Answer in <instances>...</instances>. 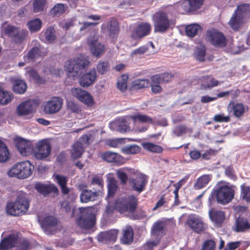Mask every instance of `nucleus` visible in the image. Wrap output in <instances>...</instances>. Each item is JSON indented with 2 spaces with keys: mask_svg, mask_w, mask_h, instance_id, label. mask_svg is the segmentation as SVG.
Wrapping results in <instances>:
<instances>
[{
  "mask_svg": "<svg viewBox=\"0 0 250 250\" xmlns=\"http://www.w3.org/2000/svg\"><path fill=\"white\" fill-rule=\"evenodd\" d=\"M131 119L133 120L134 124L137 126L135 129L141 132L145 131L147 127L145 125V126L142 128H139L138 126H140L144 123L150 124L152 123V120L150 117L139 113L133 116L123 117L115 120L110 124V128L113 130H117L122 132L129 131L130 127L128 125L130 123Z\"/></svg>",
  "mask_w": 250,
  "mask_h": 250,
  "instance_id": "obj_1",
  "label": "nucleus"
},
{
  "mask_svg": "<svg viewBox=\"0 0 250 250\" xmlns=\"http://www.w3.org/2000/svg\"><path fill=\"white\" fill-rule=\"evenodd\" d=\"M30 200L25 193L21 192L17 196L14 202L6 204V211L7 214L20 216L25 214L28 210Z\"/></svg>",
  "mask_w": 250,
  "mask_h": 250,
  "instance_id": "obj_2",
  "label": "nucleus"
},
{
  "mask_svg": "<svg viewBox=\"0 0 250 250\" xmlns=\"http://www.w3.org/2000/svg\"><path fill=\"white\" fill-rule=\"evenodd\" d=\"M234 196V190L233 187L221 182L216 186L208 198V201L211 203L215 197L218 203L226 205L232 201Z\"/></svg>",
  "mask_w": 250,
  "mask_h": 250,
  "instance_id": "obj_3",
  "label": "nucleus"
},
{
  "mask_svg": "<svg viewBox=\"0 0 250 250\" xmlns=\"http://www.w3.org/2000/svg\"><path fill=\"white\" fill-rule=\"evenodd\" d=\"M154 32L164 33L173 24L170 12L167 9H161L153 16Z\"/></svg>",
  "mask_w": 250,
  "mask_h": 250,
  "instance_id": "obj_4",
  "label": "nucleus"
},
{
  "mask_svg": "<svg viewBox=\"0 0 250 250\" xmlns=\"http://www.w3.org/2000/svg\"><path fill=\"white\" fill-rule=\"evenodd\" d=\"M89 63L88 60L83 56L67 61L64 66L68 77L73 80L77 78L81 74V70L88 66Z\"/></svg>",
  "mask_w": 250,
  "mask_h": 250,
  "instance_id": "obj_5",
  "label": "nucleus"
},
{
  "mask_svg": "<svg viewBox=\"0 0 250 250\" xmlns=\"http://www.w3.org/2000/svg\"><path fill=\"white\" fill-rule=\"evenodd\" d=\"M34 166L29 161L18 163L14 165L8 171L11 177L23 179L29 177L32 173Z\"/></svg>",
  "mask_w": 250,
  "mask_h": 250,
  "instance_id": "obj_6",
  "label": "nucleus"
},
{
  "mask_svg": "<svg viewBox=\"0 0 250 250\" xmlns=\"http://www.w3.org/2000/svg\"><path fill=\"white\" fill-rule=\"evenodd\" d=\"M138 206V198L134 195H129L116 201L115 204L116 209L121 213L126 211L131 213L135 212Z\"/></svg>",
  "mask_w": 250,
  "mask_h": 250,
  "instance_id": "obj_7",
  "label": "nucleus"
},
{
  "mask_svg": "<svg viewBox=\"0 0 250 250\" xmlns=\"http://www.w3.org/2000/svg\"><path fill=\"white\" fill-rule=\"evenodd\" d=\"M79 211L81 215L76 221L78 226L83 229H92L95 224L96 217L90 208H80Z\"/></svg>",
  "mask_w": 250,
  "mask_h": 250,
  "instance_id": "obj_8",
  "label": "nucleus"
},
{
  "mask_svg": "<svg viewBox=\"0 0 250 250\" xmlns=\"http://www.w3.org/2000/svg\"><path fill=\"white\" fill-rule=\"evenodd\" d=\"M63 104V100L59 97H53L43 103V111L47 114H53L59 112Z\"/></svg>",
  "mask_w": 250,
  "mask_h": 250,
  "instance_id": "obj_9",
  "label": "nucleus"
},
{
  "mask_svg": "<svg viewBox=\"0 0 250 250\" xmlns=\"http://www.w3.org/2000/svg\"><path fill=\"white\" fill-rule=\"evenodd\" d=\"M51 146L49 142H38L34 146L33 156L37 159L43 160L50 155Z\"/></svg>",
  "mask_w": 250,
  "mask_h": 250,
  "instance_id": "obj_10",
  "label": "nucleus"
},
{
  "mask_svg": "<svg viewBox=\"0 0 250 250\" xmlns=\"http://www.w3.org/2000/svg\"><path fill=\"white\" fill-rule=\"evenodd\" d=\"M187 224L194 232L198 234L204 232L207 227L203 220L195 215L188 216Z\"/></svg>",
  "mask_w": 250,
  "mask_h": 250,
  "instance_id": "obj_11",
  "label": "nucleus"
},
{
  "mask_svg": "<svg viewBox=\"0 0 250 250\" xmlns=\"http://www.w3.org/2000/svg\"><path fill=\"white\" fill-rule=\"evenodd\" d=\"M35 100L29 99L21 102L16 108V112L20 116H24L32 113L37 106Z\"/></svg>",
  "mask_w": 250,
  "mask_h": 250,
  "instance_id": "obj_12",
  "label": "nucleus"
},
{
  "mask_svg": "<svg viewBox=\"0 0 250 250\" xmlns=\"http://www.w3.org/2000/svg\"><path fill=\"white\" fill-rule=\"evenodd\" d=\"M128 181L132 189L138 193H140L145 189L148 182V178L146 175L144 174H139L136 176L135 178H130Z\"/></svg>",
  "mask_w": 250,
  "mask_h": 250,
  "instance_id": "obj_13",
  "label": "nucleus"
},
{
  "mask_svg": "<svg viewBox=\"0 0 250 250\" xmlns=\"http://www.w3.org/2000/svg\"><path fill=\"white\" fill-rule=\"evenodd\" d=\"M70 92L74 97L85 104L91 106L94 104L93 99L87 91L79 87H73L71 88Z\"/></svg>",
  "mask_w": 250,
  "mask_h": 250,
  "instance_id": "obj_14",
  "label": "nucleus"
},
{
  "mask_svg": "<svg viewBox=\"0 0 250 250\" xmlns=\"http://www.w3.org/2000/svg\"><path fill=\"white\" fill-rule=\"evenodd\" d=\"M207 40L213 45L223 47L226 45V39L222 33L215 29L208 30L206 33Z\"/></svg>",
  "mask_w": 250,
  "mask_h": 250,
  "instance_id": "obj_15",
  "label": "nucleus"
},
{
  "mask_svg": "<svg viewBox=\"0 0 250 250\" xmlns=\"http://www.w3.org/2000/svg\"><path fill=\"white\" fill-rule=\"evenodd\" d=\"M34 188L44 197L51 193H53L54 196H57L59 193L58 188L53 184H47L38 182L35 183Z\"/></svg>",
  "mask_w": 250,
  "mask_h": 250,
  "instance_id": "obj_16",
  "label": "nucleus"
},
{
  "mask_svg": "<svg viewBox=\"0 0 250 250\" xmlns=\"http://www.w3.org/2000/svg\"><path fill=\"white\" fill-rule=\"evenodd\" d=\"M58 220L53 216L44 217L41 222V226L44 231L49 235H52L56 232Z\"/></svg>",
  "mask_w": 250,
  "mask_h": 250,
  "instance_id": "obj_17",
  "label": "nucleus"
},
{
  "mask_svg": "<svg viewBox=\"0 0 250 250\" xmlns=\"http://www.w3.org/2000/svg\"><path fill=\"white\" fill-rule=\"evenodd\" d=\"M97 35H94L93 37H89L87 40L90 50L91 53L95 57H99L104 52V47L98 41Z\"/></svg>",
  "mask_w": 250,
  "mask_h": 250,
  "instance_id": "obj_18",
  "label": "nucleus"
},
{
  "mask_svg": "<svg viewBox=\"0 0 250 250\" xmlns=\"http://www.w3.org/2000/svg\"><path fill=\"white\" fill-rule=\"evenodd\" d=\"M248 110V108L246 105L241 103L235 104L233 102H230L227 107L228 112H232V114L237 118L242 117Z\"/></svg>",
  "mask_w": 250,
  "mask_h": 250,
  "instance_id": "obj_19",
  "label": "nucleus"
},
{
  "mask_svg": "<svg viewBox=\"0 0 250 250\" xmlns=\"http://www.w3.org/2000/svg\"><path fill=\"white\" fill-rule=\"evenodd\" d=\"M18 241V234L12 233L2 238L0 242V250H10L15 247Z\"/></svg>",
  "mask_w": 250,
  "mask_h": 250,
  "instance_id": "obj_20",
  "label": "nucleus"
},
{
  "mask_svg": "<svg viewBox=\"0 0 250 250\" xmlns=\"http://www.w3.org/2000/svg\"><path fill=\"white\" fill-rule=\"evenodd\" d=\"M151 29V26L148 23L140 24L132 33L131 37L135 40L140 39L148 35Z\"/></svg>",
  "mask_w": 250,
  "mask_h": 250,
  "instance_id": "obj_21",
  "label": "nucleus"
},
{
  "mask_svg": "<svg viewBox=\"0 0 250 250\" xmlns=\"http://www.w3.org/2000/svg\"><path fill=\"white\" fill-rule=\"evenodd\" d=\"M16 147L22 156L33 155L34 146L32 142H16Z\"/></svg>",
  "mask_w": 250,
  "mask_h": 250,
  "instance_id": "obj_22",
  "label": "nucleus"
},
{
  "mask_svg": "<svg viewBox=\"0 0 250 250\" xmlns=\"http://www.w3.org/2000/svg\"><path fill=\"white\" fill-rule=\"evenodd\" d=\"M97 78V74L94 68L90 69L83 74L80 79L79 83L83 87H88L93 84Z\"/></svg>",
  "mask_w": 250,
  "mask_h": 250,
  "instance_id": "obj_23",
  "label": "nucleus"
},
{
  "mask_svg": "<svg viewBox=\"0 0 250 250\" xmlns=\"http://www.w3.org/2000/svg\"><path fill=\"white\" fill-rule=\"evenodd\" d=\"M89 142H76L72 146V148L70 150V154L71 159L75 160L77 159L81 158L84 152L85 145H88Z\"/></svg>",
  "mask_w": 250,
  "mask_h": 250,
  "instance_id": "obj_24",
  "label": "nucleus"
},
{
  "mask_svg": "<svg viewBox=\"0 0 250 250\" xmlns=\"http://www.w3.org/2000/svg\"><path fill=\"white\" fill-rule=\"evenodd\" d=\"M102 159L108 163L121 165L125 163V159L118 153L106 151L102 154Z\"/></svg>",
  "mask_w": 250,
  "mask_h": 250,
  "instance_id": "obj_25",
  "label": "nucleus"
},
{
  "mask_svg": "<svg viewBox=\"0 0 250 250\" xmlns=\"http://www.w3.org/2000/svg\"><path fill=\"white\" fill-rule=\"evenodd\" d=\"M250 229V219L239 216L235 220L234 230L237 232H246Z\"/></svg>",
  "mask_w": 250,
  "mask_h": 250,
  "instance_id": "obj_26",
  "label": "nucleus"
},
{
  "mask_svg": "<svg viewBox=\"0 0 250 250\" xmlns=\"http://www.w3.org/2000/svg\"><path fill=\"white\" fill-rule=\"evenodd\" d=\"M204 0H184L181 4L182 8L186 12H191L200 9Z\"/></svg>",
  "mask_w": 250,
  "mask_h": 250,
  "instance_id": "obj_27",
  "label": "nucleus"
},
{
  "mask_svg": "<svg viewBox=\"0 0 250 250\" xmlns=\"http://www.w3.org/2000/svg\"><path fill=\"white\" fill-rule=\"evenodd\" d=\"M119 26L116 20L112 19L102 26V30L111 37H114L118 33Z\"/></svg>",
  "mask_w": 250,
  "mask_h": 250,
  "instance_id": "obj_28",
  "label": "nucleus"
},
{
  "mask_svg": "<svg viewBox=\"0 0 250 250\" xmlns=\"http://www.w3.org/2000/svg\"><path fill=\"white\" fill-rule=\"evenodd\" d=\"M46 54V50L40 44L33 47L32 49L28 53L27 55L24 57V60L25 62H29L35 59L38 57L43 56Z\"/></svg>",
  "mask_w": 250,
  "mask_h": 250,
  "instance_id": "obj_29",
  "label": "nucleus"
},
{
  "mask_svg": "<svg viewBox=\"0 0 250 250\" xmlns=\"http://www.w3.org/2000/svg\"><path fill=\"white\" fill-rule=\"evenodd\" d=\"M122 236L120 238V242L123 244L130 245L133 241L134 231L130 226H126L122 229Z\"/></svg>",
  "mask_w": 250,
  "mask_h": 250,
  "instance_id": "obj_30",
  "label": "nucleus"
},
{
  "mask_svg": "<svg viewBox=\"0 0 250 250\" xmlns=\"http://www.w3.org/2000/svg\"><path fill=\"white\" fill-rule=\"evenodd\" d=\"M209 216L211 220L216 225L220 226L225 219V213L221 210H217L213 208L209 211Z\"/></svg>",
  "mask_w": 250,
  "mask_h": 250,
  "instance_id": "obj_31",
  "label": "nucleus"
},
{
  "mask_svg": "<svg viewBox=\"0 0 250 250\" xmlns=\"http://www.w3.org/2000/svg\"><path fill=\"white\" fill-rule=\"evenodd\" d=\"M247 19L245 18L244 16L236 13L235 11L234 14L230 18L229 23L231 27L234 30L238 29L245 22Z\"/></svg>",
  "mask_w": 250,
  "mask_h": 250,
  "instance_id": "obj_32",
  "label": "nucleus"
},
{
  "mask_svg": "<svg viewBox=\"0 0 250 250\" xmlns=\"http://www.w3.org/2000/svg\"><path fill=\"white\" fill-rule=\"evenodd\" d=\"M54 180L55 182L59 185L61 188L62 193L63 195L68 194L70 189L67 187V178L66 176L56 174L54 175Z\"/></svg>",
  "mask_w": 250,
  "mask_h": 250,
  "instance_id": "obj_33",
  "label": "nucleus"
},
{
  "mask_svg": "<svg viewBox=\"0 0 250 250\" xmlns=\"http://www.w3.org/2000/svg\"><path fill=\"white\" fill-rule=\"evenodd\" d=\"M98 194L96 191L91 190L83 189L80 194V200L82 203H87L97 200Z\"/></svg>",
  "mask_w": 250,
  "mask_h": 250,
  "instance_id": "obj_34",
  "label": "nucleus"
},
{
  "mask_svg": "<svg viewBox=\"0 0 250 250\" xmlns=\"http://www.w3.org/2000/svg\"><path fill=\"white\" fill-rule=\"evenodd\" d=\"M118 232L119 230L118 229H110L101 232L99 234V237L102 241H109L115 242L117 238Z\"/></svg>",
  "mask_w": 250,
  "mask_h": 250,
  "instance_id": "obj_35",
  "label": "nucleus"
},
{
  "mask_svg": "<svg viewBox=\"0 0 250 250\" xmlns=\"http://www.w3.org/2000/svg\"><path fill=\"white\" fill-rule=\"evenodd\" d=\"M163 229L164 226L162 221L154 223L151 230V236L154 238H158L160 240Z\"/></svg>",
  "mask_w": 250,
  "mask_h": 250,
  "instance_id": "obj_36",
  "label": "nucleus"
},
{
  "mask_svg": "<svg viewBox=\"0 0 250 250\" xmlns=\"http://www.w3.org/2000/svg\"><path fill=\"white\" fill-rule=\"evenodd\" d=\"M26 26L31 33L37 32L42 28V21L39 18H36L28 21Z\"/></svg>",
  "mask_w": 250,
  "mask_h": 250,
  "instance_id": "obj_37",
  "label": "nucleus"
},
{
  "mask_svg": "<svg viewBox=\"0 0 250 250\" xmlns=\"http://www.w3.org/2000/svg\"><path fill=\"white\" fill-rule=\"evenodd\" d=\"M42 34V38H44L45 42L48 43H52L56 40L55 30L53 26L48 27Z\"/></svg>",
  "mask_w": 250,
  "mask_h": 250,
  "instance_id": "obj_38",
  "label": "nucleus"
},
{
  "mask_svg": "<svg viewBox=\"0 0 250 250\" xmlns=\"http://www.w3.org/2000/svg\"><path fill=\"white\" fill-rule=\"evenodd\" d=\"M202 30L201 26L197 23H192L186 27V33L189 37H193L197 35Z\"/></svg>",
  "mask_w": 250,
  "mask_h": 250,
  "instance_id": "obj_39",
  "label": "nucleus"
},
{
  "mask_svg": "<svg viewBox=\"0 0 250 250\" xmlns=\"http://www.w3.org/2000/svg\"><path fill=\"white\" fill-rule=\"evenodd\" d=\"M27 89V85L23 80L16 79L14 82L13 85V91L20 94L24 93Z\"/></svg>",
  "mask_w": 250,
  "mask_h": 250,
  "instance_id": "obj_40",
  "label": "nucleus"
},
{
  "mask_svg": "<svg viewBox=\"0 0 250 250\" xmlns=\"http://www.w3.org/2000/svg\"><path fill=\"white\" fill-rule=\"evenodd\" d=\"M11 157L9 149L4 142H0V162L7 161Z\"/></svg>",
  "mask_w": 250,
  "mask_h": 250,
  "instance_id": "obj_41",
  "label": "nucleus"
},
{
  "mask_svg": "<svg viewBox=\"0 0 250 250\" xmlns=\"http://www.w3.org/2000/svg\"><path fill=\"white\" fill-rule=\"evenodd\" d=\"M13 98L12 93L4 90L1 86H0V104L5 105L11 102Z\"/></svg>",
  "mask_w": 250,
  "mask_h": 250,
  "instance_id": "obj_42",
  "label": "nucleus"
},
{
  "mask_svg": "<svg viewBox=\"0 0 250 250\" xmlns=\"http://www.w3.org/2000/svg\"><path fill=\"white\" fill-rule=\"evenodd\" d=\"M210 179L209 175H204L199 177L194 185V188L196 190L203 188L209 182Z\"/></svg>",
  "mask_w": 250,
  "mask_h": 250,
  "instance_id": "obj_43",
  "label": "nucleus"
},
{
  "mask_svg": "<svg viewBox=\"0 0 250 250\" xmlns=\"http://www.w3.org/2000/svg\"><path fill=\"white\" fill-rule=\"evenodd\" d=\"M108 197H112L118 189L117 181L114 178L108 179Z\"/></svg>",
  "mask_w": 250,
  "mask_h": 250,
  "instance_id": "obj_44",
  "label": "nucleus"
},
{
  "mask_svg": "<svg viewBox=\"0 0 250 250\" xmlns=\"http://www.w3.org/2000/svg\"><path fill=\"white\" fill-rule=\"evenodd\" d=\"M150 47L152 49L154 48V45L151 42H150L149 45L147 44V45L142 46L135 49L131 53L130 56L132 57H134L143 55L147 53L148 50L150 49Z\"/></svg>",
  "mask_w": 250,
  "mask_h": 250,
  "instance_id": "obj_45",
  "label": "nucleus"
},
{
  "mask_svg": "<svg viewBox=\"0 0 250 250\" xmlns=\"http://www.w3.org/2000/svg\"><path fill=\"white\" fill-rule=\"evenodd\" d=\"M141 151V148L135 145H127L122 147V152L125 154H135Z\"/></svg>",
  "mask_w": 250,
  "mask_h": 250,
  "instance_id": "obj_46",
  "label": "nucleus"
},
{
  "mask_svg": "<svg viewBox=\"0 0 250 250\" xmlns=\"http://www.w3.org/2000/svg\"><path fill=\"white\" fill-rule=\"evenodd\" d=\"M235 11H236V13H238L239 15L244 16L245 18L247 19L250 15V4H240L237 6V9Z\"/></svg>",
  "mask_w": 250,
  "mask_h": 250,
  "instance_id": "obj_47",
  "label": "nucleus"
},
{
  "mask_svg": "<svg viewBox=\"0 0 250 250\" xmlns=\"http://www.w3.org/2000/svg\"><path fill=\"white\" fill-rule=\"evenodd\" d=\"M28 33L27 30L19 28L13 38L14 41L18 43H22L25 40Z\"/></svg>",
  "mask_w": 250,
  "mask_h": 250,
  "instance_id": "obj_48",
  "label": "nucleus"
},
{
  "mask_svg": "<svg viewBox=\"0 0 250 250\" xmlns=\"http://www.w3.org/2000/svg\"><path fill=\"white\" fill-rule=\"evenodd\" d=\"M30 244L29 241L24 238H21L18 234V241L15 247L17 250H28Z\"/></svg>",
  "mask_w": 250,
  "mask_h": 250,
  "instance_id": "obj_49",
  "label": "nucleus"
},
{
  "mask_svg": "<svg viewBox=\"0 0 250 250\" xmlns=\"http://www.w3.org/2000/svg\"><path fill=\"white\" fill-rule=\"evenodd\" d=\"M144 148L153 153H161L163 148L160 146L155 145L150 142H146L142 144Z\"/></svg>",
  "mask_w": 250,
  "mask_h": 250,
  "instance_id": "obj_50",
  "label": "nucleus"
},
{
  "mask_svg": "<svg viewBox=\"0 0 250 250\" xmlns=\"http://www.w3.org/2000/svg\"><path fill=\"white\" fill-rule=\"evenodd\" d=\"M99 22H83L81 23V26L80 28V32L81 35H84L89 31L92 28L95 27Z\"/></svg>",
  "mask_w": 250,
  "mask_h": 250,
  "instance_id": "obj_51",
  "label": "nucleus"
},
{
  "mask_svg": "<svg viewBox=\"0 0 250 250\" xmlns=\"http://www.w3.org/2000/svg\"><path fill=\"white\" fill-rule=\"evenodd\" d=\"M194 55L195 58L199 61H204L206 55V48L203 45L200 44L195 49Z\"/></svg>",
  "mask_w": 250,
  "mask_h": 250,
  "instance_id": "obj_52",
  "label": "nucleus"
},
{
  "mask_svg": "<svg viewBox=\"0 0 250 250\" xmlns=\"http://www.w3.org/2000/svg\"><path fill=\"white\" fill-rule=\"evenodd\" d=\"M128 79V76L125 74L122 75L118 78L117 83V86L121 91L124 92L126 90Z\"/></svg>",
  "mask_w": 250,
  "mask_h": 250,
  "instance_id": "obj_53",
  "label": "nucleus"
},
{
  "mask_svg": "<svg viewBox=\"0 0 250 250\" xmlns=\"http://www.w3.org/2000/svg\"><path fill=\"white\" fill-rule=\"evenodd\" d=\"M66 6L61 3H58L54 5L51 10V13L54 16H60L63 14L66 9Z\"/></svg>",
  "mask_w": 250,
  "mask_h": 250,
  "instance_id": "obj_54",
  "label": "nucleus"
},
{
  "mask_svg": "<svg viewBox=\"0 0 250 250\" xmlns=\"http://www.w3.org/2000/svg\"><path fill=\"white\" fill-rule=\"evenodd\" d=\"M33 10L37 13L44 10L46 5L45 0H34L33 2Z\"/></svg>",
  "mask_w": 250,
  "mask_h": 250,
  "instance_id": "obj_55",
  "label": "nucleus"
},
{
  "mask_svg": "<svg viewBox=\"0 0 250 250\" xmlns=\"http://www.w3.org/2000/svg\"><path fill=\"white\" fill-rule=\"evenodd\" d=\"M241 197L247 202H250V186H241Z\"/></svg>",
  "mask_w": 250,
  "mask_h": 250,
  "instance_id": "obj_56",
  "label": "nucleus"
},
{
  "mask_svg": "<svg viewBox=\"0 0 250 250\" xmlns=\"http://www.w3.org/2000/svg\"><path fill=\"white\" fill-rule=\"evenodd\" d=\"M97 70L99 74H105L109 69L108 62L106 61H100L97 65Z\"/></svg>",
  "mask_w": 250,
  "mask_h": 250,
  "instance_id": "obj_57",
  "label": "nucleus"
},
{
  "mask_svg": "<svg viewBox=\"0 0 250 250\" xmlns=\"http://www.w3.org/2000/svg\"><path fill=\"white\" fill-rule=\"evenodd\" d=\"M149 84V82L147 79H138L133 82V87L135 89H141L148 87Z\"/></svg>",
  "mask_w": 250,
  "mask_h": 250,
  "instance_id": "obj_58",
  "label": "nucleus"
},
{
  "mask_svg": "<svg viewBox=\"0 0 250 250\" xmlns=\"http://www.w3.org/2000/svg\"><path fill=\"white\" fill-rule=\"evenodd\" d=\"M204 80L205 83L204 85L205 88H210L216 86L220 83L217 80L211 77H206L205 78Z\"/></svg>",
  "mask_w": 250,
  "mask_h": 250,
  "instance_id": "obj_59",
  "label": "nucleus"
},
{
  "mask_svg": "<svg viewBox=\"0 0 250 250\" xmlns=\"http://www.w3.org/2000/svg\"><path fill=\"white\" fill-rule=\"evenodd\" d=\"M216 243L212 239H208L203 244L201 250H215Z\"/></svg>",
  "mask_w": 250,
  "mask_h": 250,
  "instance_id": "obj_60",
  "label": "nucleus"
},
{
  "mask_svg": "<svg viewBox=\"0 0 250 250\" xmlns=\"http://www.w3.org/2000/svg\"><path fill=\"white\" fill-rule=\"evenodd\" d=\"M19 28L14 26L8 25L4 29V32L9 37H14Z\"/></svg>",
  "mask_w": 250,
  "mask_h": 250,
  "instance_id": "obj_61",
  "label": "nucleus"
},
{
  "mask_svg": "<svg viewBox=\"0 0 250 250\" xmlns=\"http://www.w3.org/2000/svg\"><path fill=\"white\" fill-rule=\"evenodd\" d=\"M225 174L226 176L233 180L235 181L237 178L235 171L232 166H229L226 167Z\"/></svg>",
  "mask_w": 250,
  "mask_h": 250,
  "instance_id": "obj_62",
  "label": "nucleus"
},
{
  "mask_svg": "<svg viewBox=\"0 0 250 250\" xmlns=\"http://www.w3.org/2000/svg\"><path fill=\"white\" fill-rule=\"evenodd\" d=\"M217 152V150L209 148L206 150L205 152L201 155V158L202 159L205 160H209L212 157L214 156Z\"/></svg>",
  "mask_w": 250,
  "mask_h": 250,
  "instance_id": "obj_63",
  "label": "nucleus"
},
{
  "mask_svg": "<svg viewBox=\"0 0 250 250\" xmlns=\"http://www.w3.org/2000/svg\"><path fill=\"white\" fill-rule=\"evenodd\" d=\"M154 239V241H147L144 245L145 250H153V248L159 244L160 240L158 238Z\"/></svg>",
  "mask_w": 250,
  "mask_h": 250,
  "instance_id": "obj_64",
  "label": "nucleus"
}]
</instances>
